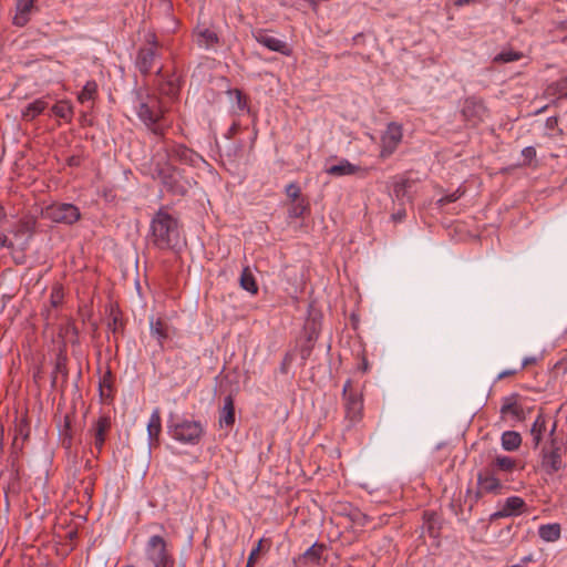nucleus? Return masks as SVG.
Segmentation results:
<instances>
[{"mask_svg":"<svg viewBox=\"0 0 567 567\" xmlns=\"http://www.w3.org/2000/svg\"><path fill=\"white\" fill-rule=\"evenodd\" d=\"M280 370L282 373H287V362L286 361L281 364Z\"/></svg>","mask_w":567,"mask_h":567,"instance_id":"64","label":"nucleus"},{"mask_svg":"<svg viewBox=\"0 0 567 567\" xmlns=\"http://www.w3.org/2000/svg\"><path fill=\"white\" fill-rule=\"evenodd\" d=\"M64 298L63 287L59 284L54 285L51 289L50 295V302L51 305L56 308L59 307Z\"/></svg>","mask_w":567,"mask_h":567,"instance_id":"44","label":"nucleus"},{"mask_svg":"<svg viewBox=\"0 0 567 567\" xmlns=\"http://www.w3.org/2000/svg\"><path fill=\"white\" fill-rule=\"evenodd\" d=\"M538 535L543 540L554 543L560 538L561 527L558 523L540 525Z\"/></svg>","mask_w":567,"mask_h":567,"instance_id":"30","label":"nucleus"},{"mask_svg":"<svg viewBox=\"0 0 567 567\" xmlns=\"http://www.w3.org/2000/svg\"><path fill=\"white\" fill-rule=\"evenodd\" d=\"M48 105L49 104L44 97L37 99L27 105V107L22 112V117L25 121H33L48 107Z\"/></svg>","mask_w":567,"mask_h":567,"instance_id":"29","label":"nucleus"},{"mask_svg":"<svg viewBox=\"0 0 567 567\" xmlns=\"http://www.w3.org/2000/svg\"><path fill=\"white\" fill-rule=\"evenodd\" d=\"M197 43L205 48L214 47L218 43V35L210 29H204L197 33Z\"/></svg>","mask_w":567,"mask_h":567,"instance_id":"40","label":"nucleus"},{"mask_svg":"<svg viewBox=\"0 0 567 567\" xmlns=\"http://www.w3.org/2000/svg\"><path fill=\"white\" fill-rule=\"evenodd\" d=\"M235 424V402L231 394L224 399V405L219 411V425L233 426Z\"/></svg>","mask_w":567,"mask_h":567,"instance_id":"24","label":"nucleus"},{"mask_svg":"<svg viewBox=\"0 0 567 567\" xmlns=\"http://www.w3.org/2000/svg\"><path fill=\"white\" fill-rule=\"evenodd\" d=\"M413 185V181L409 178H400L393 184V193L398 199L403 198L408 194V189Z\"/></svg>","mask_w":567,"mask_h":567,"instance_id":"42","label":"nucleus"},{"mask_svg":"<svg viewBox=\"0 0 567 567\" xmlns=\"http://www.w3.org/2000/svg\"><path fill=\"white\" fill-rule=\"evenodd\" d=\"M524 56L523 52L515 51L513 49H504L502 52L496 54L493 59L494 63H509L514 61H518Z\"/></svg>","mask_w":567,"mask_h":567,"instance_id":"39","label":"nucleus"},{"mask_svg":"<svg viewBox=\"0 0 567 567\" xmlns=\"http://www.w3.org/2000/svg\"><path fill=\"white\" fill-rule=\"evenodd\" d=\"M461 114L463 121L471 127L478 126L487 114L484 100L476 96H468L464 100Z\"/></svg>","mask_w":567,"mask_h":567,"instance_id":"9","label":"nucleus"},{"mask_svg":"<svg viewBox=\"0 0 567 567\" xmlns=\"http://www.w3.org/2000/svg\"><path fill=\"white\" fill-rule=\"evenodd\" d=\"M526 509L525 501L519 496H511L506 498L502 508L491 515V520L503 517L517 516Z\"/></svg>","mask_w":567,"mask_h":567,"instance_id":"15","label":"nucleus"},{"mask_svg":"<svg viewBox=\"0 0 567 567\" xmlns=\"http://www.w3.org/2000/svg\"><path fill=\"white\" fill-rule=\"evenodd\" d=\"M238 127H239V125L237 123H234L229 130V133L236 134V132L238 131Z\"/></svg>","mask_w":567,"mask_h":567,"instance_id":"62","label":"nucleus"},{"mask_svg":"<svg viewBox=\"0 0 567 567\" xmlns=\"http://www.w3.org/2000/svg\"><path fill=\"white\" fill-rule=\"evenodd\" d=\"M162 432V419L161 413L156 409L152 412L148 424H147V433L151 444L153 442H158L159 434Z\"/></svg>","mask_w":567,"mask_h":567,"instance_id":"28","label":"nucleus"},{"mask_svg":"<svg viewBox=\"0 0 567 567\" xmlns=\"http://www.w3.org/2000/svg\"><path fill=\"white\" fill-rule=\"evenodd\" d=\"M44 215L53 223H61L66 225H73L81 218L79 207L69 203L49 205L44 210Z\"/></svg>","mask_w":567,"mask_h":567,"instance_id":"8","label":"nucleus"},{"mask_svg":"<svg viewBox=\"0 0 567 567\" xmlns=\"http://www.w3.org/2000/svg\"><path fill=\"white\" fill-rule=\"evenodd\" d=\"M59 374L62 375L63 382L68 381V357L63 351H60L59 354L56 355L54 370L52 372V386H55Z\"/></svg>","mask_w":567,"mask_h":567,"instance_id":"27","label":"nucleus"},{"mask_svg":"<svg viewBox=\"0 0 567 567\" xmlns=\"http://www.w3.org/2000/svg\"><path fill=\"white\" fill-rule=\"evenodd\" d=\"M368 368H369L368 360L363 357V359H362V364H361V367H360V370H361L362 372H367V371H368Z\"/></svg>","mask_w":567,"mask_h":567,"instance_id":"59","label":"nucleus"},{"mask_svg":"<svg viewBox=\"0 0 567 567\" xmlns=\"http://www.w3.org/2000/svg\"><path fill=\"white\" fill-rule=\"evenodd\" d=\"M111 378H112V373H111V371H107V372L105 373V375H104V378H103V381H102V383L100 384V386L105 385V386H109V388H110V380H111Z\"/></svg>","mask_w":567,"mask_h":567,"instance_id":"55","label":"nucleus"},{"mask_svg":"<svg viewBox=\"0 0 567 567\" xmlns=\"http://www.w3.org/2000/svg\"><path fill=\"white\" fill-rule=\"evenodd\" d=\"M331 176H346V175H355L358 173L367 174V168H361L360 166L351 164L348 159L340 161L339 164L332 165L326 171Z\"/></svg>","mask_w":567,"mask_h":567,"instance_id":"21","label":"nucleus"},{"mask_svg":"<svg viewBox=\"0 0 567 567\" xmlns=\"http://www.w3.org/2000/svg\"><path fill=\"white\" fill-rule=\"evenodd\" d=\"M179 89H181L179 79L175 75L166 79L158 85V90H159L161 94L169 96V97L177 96L179 93Z\"/></svg>","mask_w":567,"mask_h":567,"instance_id":"33","label":"nucleus"},{"mask_svg":"<svg viewBox=\"0 0 567 567\" xmlns=\"http://www.w3.org/2000/svg\"><path fill=\"white\" fill-rule=\"evenodd\" d=\"M478 493L499 494L503 485L497 473L486 466L477 474Z\"/></svg>","mask_w":567,"mask_h":567,"instance_id":"14","label":"nucleus"},{"mask_svg":"<svg viewBox=\"0 0 567 567\" xmlns=\"http://www.w3.org/2000/svg\"><path fill=\"white\" fill-rule=\"evenodd\" d=\"M152 175L154 178L161 181L167 192L183 196L187 189L183 183H181V173L177 168L171 165L166 159L161 162L156 161L155 156L151 163Z\"/></svg>","mask_w":567,"mask_h":567,"instance_id":"5","label":"nucleus"},{"mask_svg":"<svg viewBox=\"0 0 567 567\" xmlns=\"http://www.w3.org/2000/svg\"><path fill=\"white\" fill-rule=\"evenodd\" d=\"M151 243L161 250L171 249L178 238V221L165 207H161L151 220Z\"/></svg>","mask_w":567,"mask_h":567,"instance_id":"2","label":"nucleus"},{"mask_svg":"<svg viewBox=\"0 0 567 567\" xmlns=\"http://www.w3.org/2000/svg\"><path fill=\"white\" fill-rule=\"evenodd\" d=\"M7 218V213L4 207L0 204V221L4 220Z\"/></svg>","mask_w":567,"mask_h":567,"instance_id":"60","label":"nucleus"},{"mask_svg":"<svg viewBox=\"0 0 567 567\" xmlns=\"http://www.w3.org/2000/svg\"><path fill=\"white\" fill-rule=\"evenodd\" d=\"M37 224L38 221L35 217L31 215L23 216L14 225L12 233L16 237L27 236L28 238H31L35 234Z\"/></svg>","mask_w":567,"mask_h":567,"instance_id":"22","label":"nucleus"},{"mask_svg":"<svg viewBox=\"0 0 567 567\" xmlns=\"http://www.w3.org/2000/svg\"><path fill=\"white\" fill-rule=\"evenodd\" d=\"M240 287L252 295L258 292V285L249 267H245L241 271Z\"/></svg>","mask_w":567,"mask_h":567,"instance_id":"37","label":"nucleus"},{"mask_svg":"<svg viewBox=\"0 0 567 567\" xmlns=\"http://www.w3.org/2000/svg\"><path fill=\"white\" fill-rule=\"evenodd\" d=\"M327 550V545L323 543H315L303 554L293 559V563L302 565H319L322 554Z\"/></svg>","mask_w":567,"mask_h":567,"instance_id":"17","label":"nucleus"},{"mask_svg":"<svg viewBox=\"0 0 567 567\" xmlns=\"http://www.w3.org/2000/svg\"><path fill=\"white\" fill-rule=\"evenodd\" d=\"M66 162L69 166H79L81 158L79 156H70Z\"/></svg>","mask_w":567,"mask_h":567,"instance_id":"54","label":"nucleus"},{"mask_svg":"<svg viewBox=\"0 0 567 567\" xmlns=\"http://www.w3.org/2000/svg\"><path fill=\"white\" fill-rule=\"evenodd\" d=\"M522 156L524 157V165H529L536 157V150L533 146L523 148Z\"/></svg>","mask_w":567,"mask_h":567,"instance_id":"49","label":"nucleus"},{"mask_svg":"<svg viewBox=\"0 0 567 567\" xmlns=\"http://www.w3.org/2000/svg\"><path fill=\"white\" fill-rule=\"evenodd\" d=\"M134 110L147 130L164 140L168 126L165 124L167 109L162 99L155 93L138 89L134 92Z\"/></svg>","mask_w":567,"mask_h":567,"instance_id":"1","label":"nucleus"},{"mask_svg":"<svg viewBox=\"0 0 567 567\" xmlns=\"http://www.w3.org/2000/svg\"><path fill=\"white\" fill-rule=\"evenodd\" d=\"M145 556L153 567H174V555L168 550V544L164 537L153 535L145 545Z\"/></svg>","mask_w":567,"mask_h":567,"instance_id":"6","label":"nucleus"},{"mask_svg":"<svg viewBox=\"0 0 567 567\" xmlns=\"http://www.w3.org/2000/svg\"><path fill=\"white\" fill-rule=\"evenodd\" d=\"M518 372V370H504L501 372L497 377L498 380L515 375Z\"/></svg>","mask_w":567,"mask_h":567,"instance_id":"53","label":"nucleus"},{"mask_svg":"<svg viewBox=\"0 0 567 567\" xmlns=\"http://www.w3.org/2000/svg\"><path fill=\"white\" fill-rule=\"evenodd\" d=\"M286 195L287 197L291 200V202H297L299 199H302L305 198L302 195H301V188L300 186L298 185V183L296 182H292L290 184H288L286 186Z\"/></svg>","mask_w":567,"mask_h":567,"instance_id":"45","label":"nucleus"},{"mask_svg":"<svg viewBox=\"0 0 567 567\" xmlns=\"http://www.w3.org/2000/svg\"><path fill=\"white\" fill-rule=\"evenodd\" d=\"M112 429V421L111 417L107 415H101L97 417V420L92 424L91 429L89 430V434L92 437V444L93 449L91 450V453L94 457H99L100 454L103 451V447L105 445L106 436L110 433Z\"/></svg>","mask_w":567,"mask_h":567,"instance_id":"11","label":"nucleus"},{"mask_svg":"<svg viewBox=\"0 0 567 567\" xmlns=\"http://www.w3.org/2000/svg\"><path fill=\"white\" fill-rule=\"evenodd\" d=\"M262 543H264V539H260L258 542L257 546L251 550V553L248 557L246 567H254V565L256 564V560H257V556L261 550Z\"/></svg>","mask_w":567,"mask_h":567,"instance_id":"50","label":"nucleus"},{"mask_svg":"<svg viewBox=\"0 0 567 567\" xmlns=\"http://www.w3.org/2000/svg\"><path fill=\"white\" fill-rule=\"evenodd\" d=\"M403 138V127L396 122H390L385 132L381 135L380 157H390L399 147Z\"/></svg>","mask_w":567,"mask_h":567,"instance_id":"12","label":"nucleus"},{"mask_svg":"<svg viewBox=\"0 0 567 567\" xmlns=\"http://www.w3.org/2000/svg\"><path fill=\"white\" fill-rule=\"evenodd\" d=\"M4 427L0 423V454L3 452Z\"/></svg>","mask_w":567,"mask_h":567,"instance_id":"57","label":"nucleus"},{"mask_svg":"<svg viewBox=\"0 0 567 567\" xmlns=\"http://www.w3.org/2000/svg\"><path fill=\"white\" fill-rule=\"evenodd\" d=\"M478 0H456L454 2L455 7H463L465 4L476 3Z\"/></svg>","mask_w":567,"mask_h":567,"instance_id":"56","label":"nucleus"},{"mask_svg":"<svg viewBox=\"0 0 567 567\" xmlns=\"http://www.w3.org/2000/svg\"><path fill=\"white\" fill-rule=\"evenodd\" d=\"M99 96L97 83L94 80L87 81L78 95V101L82 104L95 101Z\"/></svg>","mask_w":567,"mask_h":567,"instance_id":"35","label":"nucleus"},{"mask_svg":"<svg viewBox=\"0 0 567 567\" xmlns=\"http://www.w3.org/2000/svg\"><path fill=\"white\" fill-rule=\"evenodd\" d=\"M487 466L496 473H512L517 466V461L511 456L497 455Z\"/></svg>","mask_w":567,"mask_h":567,"instance_id":"25","label":"nucleus"},{"mask_svg":"<svg viewBox=\"0 0 567 567\" xmlns=\"http://www.w3.org/2000/svg\"><path fill=\"white\" fill-rule=\"evenodd\" d=\"M536 362H537V359L535 357H527L523 360L522 367L519 370H523L528 365L535 364Z\"/></svg>","mask_w":567,"mask_h":567,"instance_id":"52","label":"nucleus"},{"mask_svg":"<svg viewBox=\"0 0 567 567\" xmlns=\"http://www.w3.org/2000/svg\"><path fill=\"white\" fill-rule=\"evenodd\" d=\"M51 111L56 117H60L68 123L72 121L73 110L68 101H60L55 103Z\"/></svg>","mask_w":567,"mask_h":567,"instance_id":"38","label":"nucleus"},{"mask_svg":"<svg viewBox=\"0 0 567 567\" xmlns=\"http://www.w3.org/2000/svg\"><path fill=\"white\" fill-rule=\"evenodd\" d=\"M107 328L115 334L117 332L123 333L124 322L122 319V312L116 307H111L109 313Z\"/></svg>","mask_w":567,"mask_h":567,"instance_id":"36","label":"nucleus"},{"mask_svg":"<svg viewBox=\"0 0 567 567\" xmlns=\"http://www.w3.org/2000/svg\"><path fill=\"white\" fill-rule=\"evenodd\" d=\"M168 433L181 443L196 445L204 436L205 430L199 421L181 420L168 425Z\"/></svg>","mask_w":567,"mask_h":567,"instance_id":"7","label":"nucleus"},{"mask_svg":"<svg viewBox=\"0 0 567 567\" xmlns=\"http://www.w3.org/2000/svg\"><path fill=\"white\" fill-rule=\"evenodd\" d=\"M405 217V212H399L396 214H393L392 215V218L395 220V221H400L402 220L403 218Z\"/></svg>","mask_w":567,"mask_h":567,"instance_id":"58","label":"nucleus"},{"mask_svg":"<svg viewBox=\"0 0 567 567\" xmlns=\"http://www.w3.org/2000/svg\"><path fill=\"white\" fill-rule=\"evenodd\" d=\"M162 43L154 32L145 35V42L137 49L134 65L142 76H148L162 58Z\"/></svg>","mask_w":567,"mask_h":567,"instance_id":"4","label":"nucleus"},{"mask_svg":"<svg viewBox=\"0 0 567 567\" xmlns=\"http://www.w3.org/2000/svg\"><path fill=\"white\" fill-rule=\"evenodd\" d=\"M63 444L66 447L71 446L72 443V434H71V417L69 415L64 416V431H63Z\"/></svg>","mask_w":567,"mask_h":567,"instance_id":"47","label":"nucleus"},{"mask_svg":"<svg viewBox=\"0 0 567 567\" xmlns=\"http://www.w3.org/2000/svg\"><path fill=\"white\" fill-rule=\"evenodd\" d=\"M423 528L431 538H439L441 535L442 523L439 514L434 511L423 512Z\"/></svg>","mask_w":567,"mask_h":567,"instance_id":"20","label":"nucleus"},{"mask_svg":"<svg viewBox=\"0 0 567 567\" xmlns=\"http://www.w3.org/2000/svg\"><path fill=\"white\" fill-rule=\"evenodd\" d=\"M342 399L344 401L346 416L352 421H359L362 416V395L353 389L352 381L348 379L343 385Z\"/></svg>","mask_w":567,"mask_h":567,"instance_id":"10","label":"nucleus"},{"mask_svg":"<svg viewBox=\"0 0 567 567\" xmlns=\"http://www.w3.org/2000/svg\"><path fill=\"white\" fill-rule=\"evenodd\" d=\"M165 153L167 156L192 166H195L202 159L200 155L184 144H174L171 148H165Z\"/></svg>","mask_w":567,"mask_h":567,"instance_id":"16","label":"nucleus"},{"mask_svg":"<svg viewBox=\"0 0 567 567\" xmlns=\"http://www.w3.org/2000/svg\"><path fill=\"white\" fill-rule=\"evenodd\" d=\"M37 0H17L16 14L12 18V23L16 27H24L30 21V16L34 9Z\"/></svg>","mask_w":567,"mask_h":567,"instance_id":"19","label":"nucleus"},{"mask_svg":"<svg viewBox=\"0 0 567 567\" xmlns=\"http://www.w3.org/2000/svg\"><path fill=\"white\" fill-rule=\"evenodd\" d=\"M463 195V192H461L460 189L455 190L454 193L450 194V195H446V196H443L442 198H440L437 200V205L439 206H445L450 203H454L456 202L461 196Z\"/></svg>","mask_w":567,"mask_h":567,"instance_id":"48","label":"nucleus"},{"mask_svg":"<svg viewBox=\"0 0 567 567\" xmlns=\"http://www.w3.org/2000/svg\"><path fill=\"white\" fill-rule=\"evenodd\" d=\"M545 431H546V419L543 413H539L530 429V434L533 436V444H534L535 449L539 446Z\"/></svg>","mask_w":567,"mask_h":567,"instance_id":"32","label":"nucleus"},{"mask_svg":"<svg viewBox=\"0 0 567 567\" xmlns=\"http://www.w3.org/2000/svg\"><path fill=\"white\" fill-rule=\"evenodd\" d=\"M76 536H78V533H76L75 530H71V532H69V533H68V538H69L70 540L75 539V538H76Z\"/></svg>","mask_w":567,"mask_h":567,"instance_id":"61","label":"nucleus"},{"mask_svg":"<svg viewBox=\"0 0 567 567\" xmlns=\"http://www.w3.org/2000/svg\"><path fill=\"white\" fill-rule=\"evenodd\" d=\"M292 203L293 204L289 209V216L292 218H300L305 215L307 210H309V203L307 198H302Z\"/></svg>","mask_w":567,"mask_h":567,"instance_id":"43","label":"nucleus"},{"mask_svg":"<svg viewBox=\"0 0 567 567\" xmlns=\"http://www.w3.org/2000/svg\"><path fill=\"white\" fill-rule=\"evenodd\" d=\"M546 97L564 99L567 96V75L550 83L544 91Z\"/></svg>","mask_w":567,"mask_h":567,"instance_id":"26","label":"nucleus"},{"mask_svg":"<svg viewBox=\"0 0 567 567\" xmlns=\"http://www.w3.org/2000/svg\"><path fill=\"white\" fill-rule=\"evenodd\" d=\"M0 247L13 248V243L4 234H0Z\"/></svg>","mask_w":567,"mask_h":567,"instance_id":"51","label":"nucleus"},{"mask_svg":"<svg viewBox=\"0 0 567 567\" xmlns=\"http://www.w3.org/2000/svg\"><path fill=\"white\" fill-rule=\"evenodd\" d=\"M344 514L351 523L352 527L363 528L371 522V517L357 507H350L349 511Z\"/></svg>","mask_w":567,"mask_h":567,"instance_id":"31","label":"nucleus"},{"mask_svg":"<svg viewBox=\"0 0 567 567\" xmlns=\"http://www.w3.org/2000/svg\"><path fill=\"white\" fill-rule=\"evenodd\" d=\"M155 74H156V76H161V78L163 76V66L162 65H159L156 69Z\"/></svg>","mask_w":567,"mask_h":567,"instance_id":"63","label":"nucleus"},{"mask_svg":"<svg viewBox=\"0 0 567 567\" xmlns=\"http://www.w3.org/2000/svg\"><path fill=\"white\" fill-rule=\"evenodd\" d=\"M556 427L557 425L554 423L539 453L540 468L547 475H554L564 468V456L567 452V442L563 434L556 432Z\"/></svg>","mask_w":567,"mask_h":567,"instance_id":"3","label":"nucleus"},{"mask_svg":"<svg viewBox=\"0 0 567 567\" xmlns=\"http://www.w3.org/2000/svg\"><path fill=\"white\" fill-rule=\"evenodd\" d=\"M228 93L235 95L238 110L249 111L248 99L240 90H238V89L229 90Z\"/></svg>","mask_w":567,"mask_h":567,"instance_id":"46","label":"nucleus"},{"mask_svg":"<svg viewBox=\"0 0 567 567\" xmlns=\"http://www.w3.org/2000/svg\"><path fill=\"white\" fill-rule=\"evenodd\" d=\"M502 446L505 451H516L522 444V436L518 432L506 431L502 434Z\"/></svg>","mask_w":567,"mask_h":567,"instance_id":"34","label":"nucleus"},{"mask_svg":"<svg viewBox=\"0 0 567 567\" xmlns=\"http://www.w3.org/2000/svg\"><path fill=\"white\" fill-rule=\"evenodd\" d=\"M519 394L513 393L503 399V404L501 406V414L505 417L507 414H511L518 421L525 420V412L523 406L518 403Z\"/></svg>","mask_w":567,"mask_h":567,"instance_id":"18","label":"nucleus"},{"mask_svg":"<svg viewBox=\"0 0 567 567\" xmlns=\"http://www.w3.org/2000/svg\"><path fill=\"white\" fill-rule=\"evenodd\" d=\"M150 330L152 337H154L159 347H164V342L169 338V326L162 318H151Z\"/></svg>","mask_w":567,"mask_h":567,"instance_id":"23","label":"nucleus"},{"mask_svg":"<svg viewBox=\"0 0 567 567\" xmlns=\"http://www.w3.org/2000/svg\"><path fill=\"white\" fill-rule=\"evenodd\" d=\"M252 38L270 51L278 52L285 56L292 54V48L287 42L271 35L266 29L252 31Z\"/></svg>","mask_w":567,"mask_h":567,"instance_id":"13","label":"nucleus"},{"mask_svg":"<svg viewBox=\"0 0 567 567\" xmlns=\"http://www.w3.org/2000/svg\"><path fill=\"white\" fill-rule=\"evenodd\" d=\"M22 436L23 441L28 440L30 435V425L27 419H21L16 425V435L12 442V447L18 449V436Z\"/></svg>","mask_w":567,"mask_h":567,"instance_id":"41","label":"nucleus"}]
</instances>
